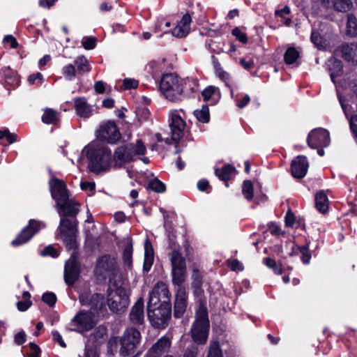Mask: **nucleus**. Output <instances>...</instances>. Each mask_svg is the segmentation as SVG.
Wrapping results in <instances>:
<instances>
[{"mask_svg":"<svg viewBox=\"0 0 357 357\" xmlns=\"http://www.w3.org/2000/svg\"><path fill=\"white\" fill-rule=\"evenodd\" d=\"M197 81L192 77L182 79L174 73L164 74L159 89L166 99L178 102L197 90Z\"/></svg>","mask_w":357,"mask_h":357,"instance_id":"nucleus-1","label":"nucleus"},{"mask_svg":"<svg viewBox=\"0 0 357 357\" xmlns=\"http://www.w3.org/2000/svg\"><path fill=\"white\" fill-rule=\"evenodd\" d=\"M49 184L51 195L56 202L60 218H76L79 211L78 204L69 199L64 182L54 177L50 181Z\"/></svg>","mask_w":357,"mask_h":357,"instance_id":"nucleus-2","label":"nucleus"},{"mask_svg":"<svg viewBox=\"0 0 357 357\" xmlns=\"http://www.w3.org/2000/svg\"><path fill=\"white\" fill-rule=\"evenodd\" d=\"M82 153L89 161V170L96 174L107 172L111 165L112 151L106 146L93 142L86 145Z\"/></svg>","mask_w":357,"mask_h":357,"instance_id":"nucleus-3","label":"nucleus"},{"mask_svg":"<svg viewBox=\"0 0 357 357\" xmlns=\"http://www.w3.org/2000/svg\"><path fill=\"white\" fill-rule=\"evenodd\" d=\"M210 322L206 302L200 300L196 311L195 320L190 329L192 340L197 344H204L207 342Z\"/></svg>","mask_w":357,"mask_h":357,"instance_id":"nucleus-4","label":"nucleus"},{"mask_svg":"<svg viewBox=\"0 0 357 357\" xmlns=\"http://www.w3.org/2000/svg\"><path fill=\"white\" fill-rule=\"evenodd\" d=\"M142 335L140 332L134 327L127 328L119 337V354L121 357L132 355L140 344Z\"/></svg>","mask_w":357,"mask_h":357,"instance_id":"nucleus-5","label":"nucleus"},{"mask_svg":"<svg viewBox=\"0 0 357 357\" xmlns=\"http://www.w3.org/2000/svg\"><path fill=\"white\" fill-rule=\"evenodd\" d=\"M117 273L118 269L114 257L110 255H104L97 259L95 274L98 278L101 280L108 279L111 284L117 286L116 281H113Z\"/></svg>","mask_w":357,"mask_h":357,"instance_id":"nucleus-6","label":"nucleus"},{"mask_svg":"<svg viewBox=\"0 0 357 357\" xmlns=\"http://www.w3.org/2000/svg\"><path fill=\"white\" fill-rule=\"evenodd\" d=\"M172 264V282L175 290L186 288L183 284L187 276V267L185 258L177 250H173L170 255Z\"/></svg>","mask_w":357,"mask_h":357,"instance_id":"nucleus-7","label":"nucleus"},{"mask_svg":"<svg viewBox=\"0 0 357 357\" xmlns=\"http://www.w3.org/2000/svg\"><path fill=\"white\" fill-rule=\"evenodd\" d=\"M148 318L153 327L158 329L165 328L172 317V305L169 301H164L157 307L147 311Z\"/></svg>","mask_w":357,"mask_h":357,"instance_id":"nucleus-8","label":"nucleus"},{"mask_svg":"<svg viewBox=\"0 0 357 357\" xmlns=\"http://www.w3.org/2000/svg\"><path fill=\"white\" fill-rule=\"evenodd\" d=\"M78 221L77 218L69 219L68 218H61L60 220L58 231L68 250H75L76 248V236Z\"/></svg>","mask_w":357,"mask_h":357,"instance_id":"nucleus-9","label":"nucleus"},{"mask_svg":"<svg viewBox=\"0 0 357 357\" xmlns=\"http://www.w3.org/2000/svg\"><path fill=\"white\" fill-rule=\"evenodd\" d=\"M91 70V66L88 59L86 56L81 55L76 57L73 63L64 66L61 69V73L66 80L72 81L75 77H81Z\"/></svg>","mask_w":357,"mask_h":357,"instance_id":"nucleus-10","label":"nucleus"},{"mask_svg":"<svg viewBox=\"0 0 357 357\" xmlns=\"http://www.w3.org/2000/svg\"><path fill=\"white\" fill-rule=\"evenodd\" d=\"M115 290H110L107 296V305L111 311L119 312L125 310L129 304V297L126 290L123 287H118Z\"/></svg>","mask_w":357,"mask_h":357,"instance_id":"nucleus-11","label":"nucleus"},{"mask_svg":"<svg viewBox=\"0 0 357 357\" xmlns=\"http://www.w3.org/2000/svg\"><path fill=\"white\" fill-rule=\"evenodd\" d=\"M169 126L172 137L166 138V144H170L172 141L177 143L183 136V132L186 126L185 121L181 116L178 110H172L169 112Z\"/></svg>","mask_w":357,"mask_h":357,"instance_id":"nucleus-12","label":"nucleus"},{"mask_svg":"<svg viewBox=\"0 0 357 357\" xmlns=\"http://www.w3.org/2000/svg\"><path fill=\"white\" fill-rule=\"evenodd\" d=\"M96 137L98 139L109 144L116 143L121 138V133L112 121L103 122L96 130Z\"/></svg>","mask_w":357,"mask_h":357,"instance_id":"nucleus-13","label":"nucleus"},{"mask_svg":"<svg viewBox=\"0 0 357 357\" xmlns=\"http://www.w3.org/2000/svg\"><path fill=\"white\" fill-rule=\"evenodd\" d=\"M45 224L43 222L31 219L17 237L12 241L13 246H19L28 242L40 229L45 228Z\"/></svg>","mask_w":357,"mask_h":357,"instance_id":"nucleus-14","label":"nucleus"},{"mask_svg":"<svg viewBox=\"0 0 357 357\" xmlns=\"http://www.w3.org/2000/svg\"><path fill=\"white\" fill-rule=\"evenodd\" d=\"M71 325L75 327L73 329L75 331H89L96 326L94 315L91 311L80 310L71 320Z\"/></svg>","mask_w":357,"mask_h":357,"instance_id":"nucleus-15","label":"nucleus"},{"mask_svg":"<svg viewBox=\"0 0 357 357\" xmlns=\"http://www.w3.org/2000/svg\"><path fill=\"white\" fill-rule=\"evenodd\" d=\"M329 132L322 128L313 129L310 132L307 138V143L311 149L326 147L330 144Z\"/></svg>","mask_w":357,"mask_h":357,"instance_id":"nucleus-16","label":"nucleus"},{"mask_svg":"<svg viewBox=\"0 0 357 357\" xmlns=\"http://www.w3.org/2000/svg\"><path fill=\"white\" fill-rule=\"evenodd\" d=\"M80 265L77 260L76 252L74 250L70 257L66 261L64 266V280L68 285H73L79 279Z\"/></svg>","mask_w":357,"mask_h":357,"instance_id":"nucleus-17","label":"nucleus"},{"mask_svg":"<svg viewBox=\"0 0 357 357\" xmlns=\"http://www.w3.org/2000/svg\"><path fill=\"white\" fill-rule=\"evenodd\" d=\"M171 344L172 339L169 336H162L148 350L147 354L150 357H161L169 351Z\"/></svg>","mask_w":357,"mask_h":357,"instance_id":"nucleus-18","label":"nucleus"},{"mask_svg":"<svg viewBox=\"0 0 357 357\" xmlns=\"http://www.w3.org/2000/svg\"><path fill=\"white\" fill-rule=\"evenodd\" d=\"M188 305V294L186 288L176 290L174 314L176 318H181L185 313Z\"/></svg>","mask_w":357,"mask_h":357,"instance_id":"nucleus-19","label":"nucleus"},{"mask_svg":"<svg viewBox=\"0 0 357 357\" xmlns=\"http://www.w3.org/2000/svg\"><path fill=\"white\" fill-rule=\"evenodd\" d=\"M308 167L307 158L303 155H298L291 163V175L296 178H302L306 175Z\"/></svg>","mask_w":357,"mask_h":357,"instance_id":"nucleus-20","label":"nucleus"},{"mask_svg":"<svg viewBox=\"0 0 357 357\" xmlns=\"http://www.w3.org/2000/svg\"><path fill=\"white\" fill-rule=\"evenodd\" d=\"M144 301L142 298H139L134 305L132 307L129 320L130 323L135 326H141L144 321Z\"/></svg>","mask_w":357,"mask_h":357,"instance_id":"nucleus-21","label":"nucleus"},{"mask_svg":"<svg viewBox=\"0 0 357 357\" xmlns=\"http://www.w3.org/2000/svg\"><path fill=\"white\" fill-rule=\"evenodd\" d=\"M191 22L192 18L188 13L183 15L181 20L173 29L172 31V35L179 38L185 37L190 32Z\"/></svg>","mask_w":357,"mask_h":357,"instance_id":"nucleus-22","label":"nucleus"},{"mask_svg":"<svg viewBox=\"0 0 357 357\" xmlns=\"http://www.w3.org/2000/svg\"><path fill=\"white\" fill-rule=\"evenodd\" d=\"M337 50L345 61L357 65V43L342 44Z\"/></svg>","mask_w":357,"mask_h":357,"instance_id":"nucleus-23","label":"nucleus"},{"mask_svg":"<svg viewBox=\"0 0 357 357\" xmlns=\"http://www.w3.org/2000/svg\"><path fill=\"white\" fill-rule=\"evenodd\" d=\"M74 105L77 114L83 118H89L92 114L90 105L84 97H79L74 100Z\"/></svg>","mask_w":357,"mask_h":357,"instance_id":"nucleus-24","label":"nucleus"},{"mask_svg":"<svg viewBox=\"0 0 357 357\" xmlns=\"http://www.w3.org/2000/svg\"><path fill=\"white\" fill-rule=\"evenodd\" d=\"M132 154L129 152L128 144L118 147L114 154V159L116 163L123 164L132 161Z\"/></svg>","mask_w":357,"mask_h":357,"instance_id":"nucleus-25","label":"nucleus"},{"mask_svg":"<svg viewBox=\"0 0 357 357\" xmlns=\"http://www.w3.org/2000/svg\"><path fill=\"white\" fill-rule=\"evenodd\" d=\"M327 66L331 72V79L333 83H335V78L338 77L342 72V63L337 59L331 58L328 60Z\"/></svg>","mask_w":357,"mask_h":357,"instance_id":"nucleus-26","label":"nucleus"},{"mask_svg":"<svg viewBox=\"0 0 357 357\" xmlns=\"http://www.w3.org/2000/svg\"><path fill=\"white\" fill-rule=\"evenodd\" d=\"M153 263V250L152 245L149 240L144 243V261L143 269L145 272H149Z\"/></svg>","mask_w":357,"mask_h":357,"instance_id":"nucleus-27","label":"nucleus"},{"mask_svg":"<svg viewBox=\"0 0 357 357\" xmlns=\"http://www.w3.org/2000/svg\"><path fill=\"white\" fill-rule=\"evenodd\" d=\"M329 201L326 194L321 190L315 195V207L321 213L328 211Z\"/></svg>","mask_w":357,"mask_h":357,"instance_id":"nucleus-28","label":"nucleus"},{"mask_svg":"<svg viewBox=\"0 0 357 357\" xmlns=\"http://www.w3.org/2000/svg\"><path fill=\"white\" fill-rule=\"evenodd\" d=\"M128 149L129 152L132 155V158L133 160L137 156L144 155L146 149L142 139H137L135 144H128Z\"/></svg>","mask_w":357,"mask_h":357,"instance_id":"nucleus-29","label":"nucleus"},{"mask_svg":"<svg viewBox=\"0 0 357 357\" xmlns=\"http://www.w3.org/2000/svg\"><path fill=\"white\" fill-rule=\"evenodd\" d=\"M293 251L295 254H300L301 255V258L303 264H307L310 263L311 259V254L309 250L308 243H306L302 246L295 245V247L293 248Z\"/></svg>","mask_w":357,"mask_h":357,"instance_id":"nucleus-30","label":"nucleus"},{"mask_svg":"<svg viewBox=\"0 0 357 357\" xmlns=\"http://www.w3.org/2000/svg\"><path fill=\"white\" fill-rule=\"evenodd\" d=\"M235 171V168L231 165H225L221 169L216 168L215 169V175L222 181H228L233 172Z\"/></svg>","mask_w":357,"mask_h":357,"instance_id":"nucleus-31","label":"nucleus"},{"mask_svg":"<svg viewBox=\"0 0 357 357\" xmlns=\"http://www.w3.org/2000/svg\"><path fill=\"white\" fill-rule=\"evenodd\" d=\"M105 306V297L102 294L96 293L92 294L89 307L93 311H99Z\"/></svg>","mask_w":357,"mask_h":357,"instance_id":"nucleus-32","label":"nucleus"},{"mask_svg":"<svg viewBox=\"0 0 357 357\" xmlns=\"http://www.w3.org/2000/svg\"><path fill=\"white\" fill-rule=\"evenodd\" d=\"M216 70V74L218 76V77L224 82L225 86L228 87L230 90L231 96L234 93V91L232 89V79L230 77V75L225 71L221 67L220 63H218V66L215 68Z\"/></svg>","mask_w":357,"mask_h":357,"instance_id":"nucleus-33","label":"nucleus"},{"mask_svg":"<svg viewBox=\"0 0 357 357\" xmlns=\"http://www.w3.org/2000/svg\"><path fill=\"white\" fill-rule=\"evenodd\" d=\"M132 245L131 243H128L124 246L122 257L124 266L128 269H131L132 266Z\"/></svg>","mask_w":357,"mask_h":357,"instance_id":"nucleus-34","label":"nucleus"},{"mask_svg":"<svg viewBox=\"0 0 357 357\" xmlns=\"http://www.w3.org/2000/svg\"><path fill=\"white\" fill-rule=\"evenodd\" d=\"M340 85L349 95L357 97V80L344 79L341 82Z\"/></svg>","mask_w":357,"mask_h":357,"instance_id":"nucleus-35","label":"nucleus"},{"mask_svg":"<svg viewBox=\"0 0 357 357\" xmlns=\"http://www.w3.org/2000/svg\"><path fill=\"white\" fill-rule=\"evenodd\" d=\"M59 119V113L51 108H46L42 116V121L45 124L55 123Z\"/></svg>","mask_w":357,"mask_h":357,"instance_id":"nucleus-36","label":"nucleus"},{"mask_svg":"<svg viewBox=\"0 0 357 357\" xmlns=\"http://www.w3.org/2000/svg\"><path fill=\"white\" fill-rule=\"evenodd\" d=\"M346 34L351 37L357 35V19L354 14L347 15Z\"/></svg>","mask_w":357,"mask_h":357,"instance_id":"nucleus-37","label":"nucleus"},{"mask_svg":"<svg viewBox=\"0 0 357 357\" xmlns=\"http://www.w3.org/2000/svg\"><path fill=\"white\" fill-rule=\"evenodd\" d=\"M300 57V51L296 47H289L284 55V62L288 64H294Z\"/></svg>","mask_w":357,"mask_h":357,"instance_id":"nucleus-38","label":"nucleus"},{"mask_svg":"<svg viewBox=\"0 0 357 357\" xmlns=\"http://www.w3.org/2000/svg\"><path fill=\"white\" fill-rule=\"evenodd\" d=\"M147 188L157 193H162L166 190L165 184L157 178L149 180Z\"/></svg>","mask_w":357,"mask_h":357,"instance_id":"nucleus-39","label":"nucleus"},{"mask_svg":"<svg viewBox=\"0 0 357 357\" xmlns=\"http://www.w3.org/2000/svg\"><path fill=\"white\" fill-rule=\"evenodd\" d=\"M194 115L199 122L204 123L209 122L210 114L208 105H204L202 107L201 109L195 110L194 112Z\"/></svg>","mask_w":357,"mask_h":357,"instance_id":"nucleus-40","label":"nucleus"},{"mask_svg":"<svg viewBox=\"0 0 357 357\" xmlns=\"http://www.w3.org/2000/svg\"><path fill=\"white\" fill-rule=\"evenodd\" d=\"M332 9L337 12L346 13L353 6L351 0H335Z\"/></svg>","mask_w":357,"mask_h":357,"instance_id":"nucleus-41","label":"nucleus"},{"mask_svg":"<svg viewBox=\"0 0 357 357\" xmlns=\"http://www.w3.org/2000/svg\"><path fill=\"white\" fill-rule=\"evenodd\" d=\"M24 301H20L17 303V307L19 311L25 312L31 305L32 303L30 301L31 294L28 291H24L22 294Z\"/></svg>","mask_w":357,"mask_h":357,"instance_id":"nucleus-42","label":"nucleus"},{"mask_svg":"<svg viewBox=\"0 0 357 357\" xmlns=\"http://www.w3.org/2000/svg\"><path fill=\"white\" fill-rule=\"evenodd\" d=\"M206 357H223L222 350L218 342H213L210 344Z\"/></svg>","mask_w":357,"mask_h":357,"instance_id":"nucleus-43","label":"nucleus"},{"mask_svg":"<svg viewBox=\"0 0 357 357\" xmlns=\"http://www.w3.org/2000/svg\"><path fill=\"white\" fill-rule=\"evenodd\" d=\"M310 40L314 46L318 49L322 50L324 48V40L319 32L313 31L311 33Z\"/></svg>","mask_w":357,"mask_h":357,"instance_id":"nucleus-44","label":"nucleus"},{"mask_svg":"<svg viewBox=\"0 0 357 357\" xmlns=\"http://www.w3.org/2000/svg\"><path fill=\"white\" fill-rule=\"evenodd\" d=\"M264 263L268 268L273 269L274 273L277 275L282 273V267L280 264H278L274 259L270 257L264 259Z\"/></svg>","mask_w":357,"mask_h":357,"instance_id":"nucleus-45","label":"nucleus"},{"mask_svg":"<svg viewBox=\"0 0 357 357\" xmlns=\"http://www.w3.org/2000/svg\"><path fill=\"white\" fill-rule=\"evenodd\" d=\"M242 192L244 197L249 201L253 198V185L250 181H245L243 184Z\"/></svg>","mask_w":357,"mask_h":357,"instance_id":"nucleus-46","label":"nucleus"},{"mask_svg":"<svg viewBox=\"0 0 357 357\" xmlns=\"http://www.w3.org/2000/svg\"><path fill=\"white\" fill-rule=\"evenodd\" d=\"M96 38L93 36H84L82 39V47L87 50H93L96 46Z\"/></svg>","mask_w":357,"mask_h":357,"instance_id":"nucleus-47","label":"nucleus"},{"mask_svg":"<svg viewBox=\"0 0 357 357\" xmlns=\"http://www.w3.org/2000/svg\"><path fill=\"white\" fill-rule=\"evenodd\" d=\"M231 34L236 38L237 40L243 44L248 43V38L245 31L239 27H235L231 31Z\"/></svg>","mask_w":357,"mask_h":357,"instance_id":"nucleus-48","label":"nucleus"},{"mask_svg":"<svg viewBox=\"0 0 357 357\" xmlns=\"http://www.w3.org/2000/svg\"><path fill=\"white\" fill-rule=\"evenodd\" d=\"M160 301L158 293L156 288H154L153 291L149 295V301L147 305V311L151 308L157 307L158 303Z\"/></svg>","mask_w":357,"mask_h":357,"instance_id":"nucleus-49","label":"nucleus"},{"mask_svg":"<svg viewBox=\"0 0 357 357\" xmlns=\"http://www.w3.org/2000/svg\"><path fill=\"white\" fill-rule=\"evenodd\" d=\"M42 301L50 307H53L56 302V296L52 292H45L42 296Z\"/></svg>","mask_w":357,"mask_h":357,"instance_id":"nucleus-50","label":"nucleus"},{"mask_svg":"<svg viewBox=\"0 0 357 357\" xmlns=\"http://www.w3.org/2000/svg\"><path fill=\"white\" fill-rule=\"evenodd\" d=\"M198 347L194 344L188 345L184 350L183 357H198Z\"/></svg>","mask_w":357,"mask_h":357,"instance_id":"nucleus-51","label":"nucleus"},{"mask_svg":"<svg viewBox=\"0 0 357 357\" xmlns=\"http://www.w3.org/2000/svg\"><path fill=\"white\" fill-rule=\"evenodd\" d=\"M139 82L137 80L131 78H126L123 80L121 88L124 90L137 88Z\"/></svg>","mask_w":357,"mask_h":357,"instance_id":"nucleus-52","label":"nucleus"},{"mask_svg":"<svg viewBox=\"0 0 357 357\" xmlns=\"http://www.w3.org/2000/svg\"><path fill=\"white\" fill-rule=\"evenodd\" d=\"M6 137L10 144L17 141V135L9 132L8 129L0 130V139Z\"/></svg>","mask_w":357,"mask_h":357,"instance_id":"nucleus-53","label":"nucleus"},{"mask_svg":"<svg viewBox=\"0 0 357 357\" xmlns=\"http://www.w3.org/2000/svg\"><path fill=\"white\" fill-rule=\"evenodd\" d=\"M227 264L233 271H241L243 270V264L236 259L227 260Z\"/></svg>","mask_w":357,"mask_h":357,"instance_id":"nucleus-54","label":"nucleus"},{"mask_svg":"<svg viewBox=\"0 0 357 357\" xmlns=\"http://www.w3.org/2000/svg\"><path fill=\"white\" fill-rule=\"evenodd\" d=\"M41 255L50 256L52 257L56 258L59 256V252L54 247L48 245L41 252Z\"/></svg>","mask_w":357,"mask_h":357,"instance_id":"nucleus-55","label":"nucleus"},{"mask_svg":"<svg viewBox=\"0 0 357 357\" xmlns=\"http://www.w3.org/2000/svg\"><path fill=\"white\" fill-rule=\"evenodd\" d=\"M215 87L213 86H209L207 88H206L202 93L204 100L205 101H208L215 94Z\"/></svg>","mask_w":357,"mask_h":357,"instance_id":"nucleus-56","label":"nucleus"},{"mask_svg":"<svg viewBox=\"0 0 357 357\" xmlns=\"http://www.w3.org/2000/svg\"><path fill=\"white\" fill-rule=\"evenodd\" d=\"M43 80V76L40 73L31 75L28 77V82L30 84H40Z\"/></svg>","mask_w":357,"mask_h":357,"instance_id":"nucleus-57","label":"nucleus"},{"mask_svg":"<svg viewBox=\"0 0 357 357\" xmlns=\"http://www.w3.org/2000/svg\"><path fill=\"white\" fill-rule=\"evenodd\" d=\"M3 43L9 45L10 48L15 49L18 46V43L15 37L11 35L6 36L3 38Z\"/></svg>","mask_w":357,"mask_h":357,"instance_id":"nucleus-58","label":"nucleus"},{"mask_svg":"<svg viewBox=\"0 0 357 357\" xmlns=\"http://www.w3.org/2000/svg\"><path fill=\"white\" fill-rule=\"evenodd\" d=\"M92 297V294L90 293H82L79 295V300L82 305L89 306L90 305L91 298Z\"/></svg>","mask_w":357,"mask_h":357,"instance_id":"nucleus-59","label":"nucleus"},{"mask_svg":"<svg viewBox=\"0 0 357 357\" xmlns=\"http://www.w3.org/2000/svg\"><path fill=\"white\" fill-rule=\"evenodd\" d=\"M96 184L94 182L82 181L80 183V188L82 190L93 192L95 190Z\"/></svg>","mask_w":357,"mask_h":357,"instance_id":"nucleus-60","label":"nucleus"},{"mask_svg":"<svg viewBox=\"0 0 357 357\" xmlns=\"http://www.w3.org/2000/svg\"><path fill=\"white\" fill-rule=\"evenodd\" d=\"M52 334L53 340L55 342H58L59 344L61 347H63V348L66 347V344L65 342L63 341L62 336L57 331H53L52 332Z\"/></svg>","mask_w":357,"mask_h":357,"instance_id":"nucleus-61","label":"nucleus"},{"mask_svg":"<svg viewBox=\"0 0 357 357\" xmlns=\"http://www.w3.org/2000/svg\"><path fill=\"white\" fill-rule=\"evenodd\" d=\"M335 0H316V1L324 8L329 10L334 6Z\"/></svg>","mask_w":357,"mask_h":357,"instance_id":"nucleus-62","label":"nucleus"},{"mask_svg":"<svg viewBox=\"0 0 357 357\" xmlns=\"http://www.w3.org/2000/svg\"><path fill=\"white\" fill-rule=\"evenodd\" d=\"M197 188L200 191L208 192H209L208 189L210 188V185H209L208 181L205 179L200 180L197 183Z\"/></svg>","mask_w":357,"mask_h":357,"instance_id":"nucleus-63","label":"nucleus"},{"mask_svg":"<svg viewBox=\"0 0 357 357\" xmlns=\"http://www.w3.org/2000/svg\"><path fill=\"white\" fill-rule=\"evenodd\" d=\"M284 218L286 226L293 227L295 221V216L294 214L291 211H287Z\"/></svg>","mask_w":357,"mask_h":357,"instance_id":"nucleus-64","label":"nucleus"}]
</instances>
